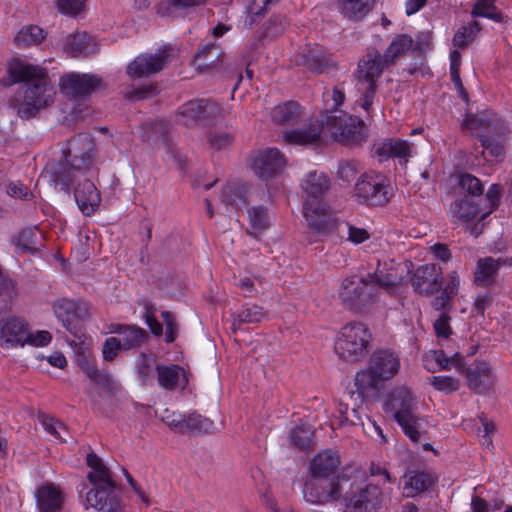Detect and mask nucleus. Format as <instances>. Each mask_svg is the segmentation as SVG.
Segmentation results:
<instances>
[{
    "label": "nucleus",
    "mask_w": 512,
    "mask_h": 512,
    "mask_svg": "<svg viewBox=\"0 0 512 512\" xmlns=\"http://www.w3.org/2000/svg\"><path fill=\"white\" fill-rule=\"evenodd\" d=\"M410 281L417 293L426 296L433 295L442 288V270L435 264L421 265L414 271Z\"/></svg>",
    "instance_id": "obj_17"
},
{
    "label": "nucleus",
    "mask_w": 512,
    "mask_h": 512,
    "mask_svg": "<svg viewBox=\"0 0 512 512\" xmlns=\"http://www.w3.org/2000/svg\"><path fill=\"white\" fill-rule=\"evenodd\" d=\"M80 365L87 377L96 385L107 390L114 388L115 381L108 372L99 370L93 362L87 359H84Z\"/></svg>",
    "instance_id": "obj_47"
},
{
    "label": "nucleus",
    "mask_w": 512,
    "mask_h": 512,
    "mask_svg": "<svg viewBox=\"0 0 512 512\" xmlns=\"http://www.w3.org/2000/svg\"><path fill=\"white\" fill-rule=\"evenodd\" d=\"M304 115L303 107L296 101L289 100L272 108L270 116L276 125H296Z\"/></svg>",
    "instance_id": "obj_28"
},
{
    "label": "nucleus",
    "mask_w": 512,
    "mask_h": 512,
    "mask_svg": "<svg viewBox=\"0 0 512 512\" xmlns=\"http://www.w3.org/2000/svg\"><path fill=\"white\" fill-rule=\"evenodd\" d=\"M301 188L305 192V199H322L330 188V179L323 172L311 171L302 180Z\"/></svg>",
    "instance_id": "obj_33"
},
{
    "label": "nucleus",
    "mask_w": 512,
    "mask_h": 512,
    "mask_svg": "<svg viewBox=\"0 0 512 512\" xmlns=\"http://www.w3.org/2000/svg\"><path fill=\"white\" fill-rule=\"evenodd\" d=\"M53 309L63 326L80 339L83 334L80 323L90 317L89 306L86 303L63 298L54 303Z\"/></svg>",
    "instance_id": "obj_12"
},
{
    "label": "nucleus",
    "mask_w": 512,
    "mask_h": 512,
    "mask_svg": "<svg viewBox=\"0 0 512 512\" xmlns=\"http://www.w3.org/2000/svg\"><path fill=\"white\" fill-rule=\"evenodd\" d=\"M35 497L40 512H58L62 508V492L53 483H46L40 486L36 491Z\"/></svg>",
    "instance_id": "obj_29"
},
{
    "label": "nucleus",
    "mask_w": 512,
    "mask_h": 512,
    "mask_svg": "<svg viewBox=\"0 0 512 512\" xmlns=\"http://www.w3.org/2000/svg\"><path fill=\"white\" fill-rule=\"evenodd\" d=\"M321 136V127L317 124H310L304 129H293L283 134L286 143L295 145H308L317 142Z\"/></svg>",
    "instance_id": "obj_41"
},
{
    "label": "nucleus",
    "mask_w": 512,
    "mask_h": 512,
    "mask_svg": "<svg viewBox=\"0 0 512 512\" xmlns=\"http://www.w3.org/2000/svg\"><path fill=\"white\" fill-rule=\"evenodd\" d=\"M91 37L86 32H78L65 37L63 51L72 57L89 54Z\"/></svg>",
    "instance_id": "obj_42"
},
{
    "label": "nucleus",
    "mask_w": 512,
    "mask_h": 512,
    "mask_svg": "<svg viewBox=\"0 0 512 512\" xmlns=\"http://www.w3.org/2000/svg\"><path fill=\"white\" fill-rule=\"evenodd\" d=\"M159 385L166 390L184 389L188 383L185 370L178 365L156 366Z\"/></svg>",
    "instance_id": "obj_31"
},
{
    "label": "nucleus",
    "mask_w": 512,
    "mask_h": 512,
    "mask_svg": "<svg viewBox=\"0 0 512 512\" xmlns=\"http://www.w3.org/2000/svg\"><path fill=\"white\" fill-rule=\"evenodd\" d=\"M185 434L187 433H212L215 426L212 420L197 413H191L185 417Z\"/></svg>",
    "instance_id": "obj_50"
},
{
    "label": "nucleus",
    "mask_w": 512,
    "mask_h": 512,
    "mask_svg": "<svg viewBox=\"0 0 512 512\" xmlns=\"http://www.w3.org/2000/svg\"><path fill=\"white\" fill-rule=\"evenodd\" d=\"M80 171L81 168L75 166L72 162H48L43 172L51 182L60 185L64 191L69 192L76 173Z\"/></svg>",
    "instance_id": "obj_24"
},
{
    "label": "nucleus",
    "mask_w": 512,
    "mask_h": 512,
    "mask_svg": "<svg viewBox=\"0 0 512 512\" xmlns=\"http://www.w3.org/2000/svg\"><path fill=\"white\" fill-rule=\"evenodd\" d=\"M102 85V79L95 74L71 72L64 74L59 81L60 92L74 99L84 98Z\"/></svg>",
    "instance_id": "obj_14"
},
{
    "label": "nucleus",
    "mask_w": 512,
    "mask_h": 512,
    "mask_svg": "<svg viewBox=\"0 0 512 512\" xmlns=\"http://www.w3.org/2000/svg\"><path fill=\"white\" fill-rule=\"evenodd\" d=\"M386 411L392 412L394 419L411 441L418 442L421 438V419L414 414L416 402L406 387L395 388L386 402Z\"/></svg>",
    "instance_id": "obj_6"
},
{
    "label": "nucleus",
    "mask_w": 512,
    "mask_h": 512,
    "mask_svg": "<svg viewBox=\"0 0 512 512\" xmlns=\"http://www.w3.org/2000/svg\"><path fill=\"white\" fill-rule=\"evenodd\" d=\"M404 493L406 497H415L430 489L437 481V478L424 471H411L406 475Z\"/></svg>",
    "instance_id": "obj_36"
},
{
    "label": "nucleus",
    "mask_w": 512,
    "mask_h": 512,
    "mask_svg": "<svg viewBox=\"0 0 512 512\" xmlns=\"http://www.w3.org/2000/svg\"><path fill=\"white\" fill-rule=\"evenodd\" d=\"M352 487L353 484L345 475L311 476L304 485L303 495L307 502L322 505L338 501L342 496L345 498L346 488L351 490Z\"/></svg>",
    "instance_id": "obj_8"
},
{
    "label": "nucleus",
    "mask_w": 512,
    "mask_h": 512,
    "mask_svg": "<svg viewBox=\"0 0 512 512\" xmlns=\"http://www.w3.org/2000/svg\"><path fill=\"white\" fill-rule=\"evenodd\" d=\"M389 67L383 54L376 48L367 49V52L360 58L355 72L356 88L361 93L359 104L366 111L372 106L378 88V80Z\"/></svg>",
    "instance_id": "obj_3"
},
{
    "label": "nucleus",
    "mask_w": 512,
    "mask_h": 512,
    "mask_svg": "<svg viewBox=\"0 0 512 512\" xmlns=\"http://www.w3.org/2000/svg\"><path fill=\"white\" fill-rule=\"evenodd\" d=\"M372 335L362 322H350L338 333L334 351L347 362H358L366 357L371 344Z\"/></svg>",
    "instance_id": "obj_5"
},
{
    "label": "nucleus",
    "mask_w": 512,
    "mask_h": 512,
    "mask_svg": "<svg viewBox=\"0 0 512 512\" xmlns=\"http://www.w3.org/2000/svg\"><path fill=\"white\" fill-rule=\"evenodd\" d=\"M283 162H253L252 170L263 180H269L283 169Z\"/></svg>",
    "instance_id": "obj_56"
},
{
    "label": "nucleus",
    "mask_w": 512,
    "mask_h": 512,
    "mask_svg": "<svg viewBox=\"0 0 512 512\" xmlns=\"http://www.w3.org/2000/svg\"><path fill=\"white\" fill-rule=\"evenodd\" d=\"M8 74L10 80L4 85L21 84L14 96L21 118H32L54 102L56 91L45 68L15 59L9 63Z\"/></svg>",
    "instance_id": "obj_1"
},
{
    "label": "nucleus",
    "mask_w": 512,
    "mask_h": 512,
    "mask_svg": "<svg viewBox=\"0 0 512 512\" xmlns=\"http://www.w3.org/2000/svg\"><path fill=\"white\" fill-rule=\"evenodd\" d=\"M375 0H338V9L348 19L359 21L373 8Z\"/></svg>",
    "instance_id": "obj_39"
},
{
    "label": "nucleus",
    "mask_w": 512,
    "mask_h": 512,
    "mask_svg": "<svg viewBox=\"0 0 512 512\" xmlns=\"http://www.w3.org/2000/svg\"><path fill=\"white\" fill-rule=\"evenodd\" d=\"M480 26L477 21H471L468 25L460 27L453 37V45L458 48H465L479 32Z\"/></svg>",
    "instance_id": "obj_53"
},
{
    "label": "nucleus",
    "mask_w": 512,
    "mask_h": 512,
    "mask_svg": "<svg viewBox=\"0 0 512 512\" xmlns=\"http://www.w3.org/2000/svg\"><path fill=\"white\" fill-rule=\"evenodd\" d=\"M302 216L307 232L313 238L329 236L340 225L336 213L323 199H304Z\"/></svg>",
    "instance_id": "obj_7"
},
{
    "label": "nucleus",
    "mask_w": 512,
    "mask_h": 512,
    "mask_svg": "<svg viewBox=\"0 0 512 512\" xmlns=\"http://www.w3.org/2000/svg\"><path fill=\"white\" fill-rule=\"evenodd\" d=\"M299 63L316 74H322L337 68V64L331 55L320 47L310 48L302 53Z\"/></svg>",
    "instance_id": "obj_23"
},
{
    "label": "nucleus",
    "mask_w": 512,
    "mask_h": 512,
    "mask_svg": "<svg viewBox=\"0 0 512 512\" xmlns=\"http://www.w3.org/2000/svg\"><path fill=\"white\" fill-rule=\"evenodd\" d=\"M465 126L476 132L481 142V154L487 152L490 157H503L505 155V125L492 111H482L470 114L464 120Z\"/></svg>",
    "instance_id": "obj_2"
},
{
    "label": "nucleus",
    "mask_w": 512,
    "mask_h": 512,
    "mask_svg": "<svg viewBox=\"0 0 512 512\" xmlns=\"http://www.w3.org/2000/svg\"><path fill=\"white\" fill-rule=\"evenodd\" d=\"M377 292L378 289L373 281L351 276L342 282L340 296L350 310L364 312L376 301Z\"/></svg>",
    "instance_id": "obj_9"
},
{
    "label": "nucleus",
    "mask_w": 512,
    "mask_h": 512,
    "mask_svg": "<svg viewBox=\"0 0 512 512\" xmlns=\"http://www.w3.org/2000/svg\"><path fill=\"white\" fill-rule=\"evenodd\" d=\"M42 235L36 228L23 229L15 240L17 249L22 253H37L41 245Z\"/></svg>",
    "instance_id": "obj_46"
},
{
    "label": "nucleus",
    "mask_w": 512,
    "mask_h": 512,
    "mask_svg": "<svg viewBox=\"0 0 512 512\" xmlns=\"http://www.w3.org/2000/svg\"><path fill=\"white\" fill-rule=\"evenodd\" d=\"M413 45V52L422 56L432 48V33L431 31H421L416 34Z\"/></svg>",
    "instance_id": "obj_61"
},
{
    "label": "nucleus",
    "mask_w": 512,
    "mask_h": 512,
    "mask_svg": "<svg viewBox=\"0 0 512 512\" xmlns=\"http://www.w3.org/2000/svg\"><path fill=\"white\" fill-rule=\"evenodd\" d=\"M46 37L42 28L36 25L23 27L15 36L14 40L18 46H31L40 44Z\"/></svg>",
    "instance_id": "obj_48"
},
{
    "label": "nucleus",
    "mask_w": 512,
    "mask_h": 512,
    "mask_svg": "<svg viewBox=\"0 0 512 512\" xmlns=\"http://www.w3.org/2000/svg\"><path fill=\"white\" fill-rule=\"evenodd\" d=\"M413 45L414 39L412 36L408 34L397 35L383 53L386 63H389L390 66L394 65L397 60L405 56L408 51L413 52Z\"/></svg>",
    "instance_id": "obj_40"
},
{
    "label": "nucleus",
    "mask_w": 512,
    "mask_h": 512,
    "mask_svg": "<svg viewBox=\"0 0 512 512\" xmlns=\"http://www.w3.org/2000/svg\"><path fill=\"white\" fill-rule=\"evenodd\" d=\"M74 198L85 216L93 215L101 203L100 192L89 179L78 183L74 190Z\"/></svg>",
    "instance_id": "obj_21"
},
{
    "label": "nucleus",
    "mask_w": 512,
    "mask_h": 512,
    "mask_svg": "<svg viewBox=\"0 0 512 512\" xmlns=\"http://www.w3.org/2000/svg\"><path fill=\"white\" fill-rule=\"evenodd\" d=\"M354 195L360 203L370 206H383L392 196L389 180L382 174L364 173L354 187Z\"/></svg>",
    "instance_id": "obj_10"
},
{
    "label": "nucleus",
    "mask_w": 512,
    "mask_h": 512,
    "mask_svg": "<svg viewBox=\"0 0 512 512\" xmlns=\"http://www.w3.org/2000/svg\"><path fill=\"white\" fill-rule=\"evenodd\" d=\"M433 359L438 364L441 370L450 369L454 366L459 371L464 367V358L460 353H455L452 356H447L442 350L433 352Z\"/></svg>",
    "instance_id": "obj_55"
},
{
    "label": "nucleus",
    "mask_w": 512,
    "mask_h": 512,
    "mask_svg": "<svg viewBox=\"0 0 512 512\" xmlns=\"http://www.w3.org/2000/svg\"><path fill=\"white\" fill-rule=\"evenodd\" d=\"M208 0H165L157 6V13L162 17L170 16L174 11H187L203 5Z\"/></svg>",
    "instance_id": "obj_49"
},
{
    "label": "nucleus",
    "mask_w": 512,
    "mask_h": 512,
    "mask_svg": "<svg viewBox=\"0 0 512 512\" xmlns=\"http://www.w3.org/2000/svg\"><path fill=\"white\" fill-rule=\"evenodd\" d=\"M400 369V359L390 350H378L370 358L369 368L359 371L355 376L358 397L375 390L381 381L390 380Z\"/></svg>",
    "instance_id": "obj_4"
},
{
    "label": "nucleus",
    "mask_w": 512,
    "mask_h": 512,
    "mask_svg": "<svg viewBox=\"0 0 512 512\" xmlns=\"http://www.w3.org/2000/svg\"><path fill=\"white\" fill-rule=\"evenodd\" d=\"M267 312L261 306L251 305L242 307L233 315L232 329L236 331L242 324H256L266 318Z\"/></svg>",
    "instance_id": "obj_45"
},
{
    "label": "nucleus",
    "mask_w": 512,
    "mask_h": 512,
    "mask_svg": "<svg viewBox=\"0 0 512 512\" xmlns=\"http://www.w3.org/2000/svg\"><path fill=\"white\" fill-rule=\"evenodd\" d=\"M157 93V86L154 84H148L128 91L125 94V98L133 101H140L155 96Z\"/></svg>",
    "instance_id": "obj_63"
},
{
    "label": "nucleus",
    "mask_w": 512,
    "mask_h": 512,
    "mask_svg": "<svg viewBox=\"0 0 512 512\" xmlns=\"http://www.w3.org/2000/svg\"><path fill=\"white\" fill-rule=\"evenodd\" d=\"M438 294L434 296L430 302L431 307L435 311H440L441 313L450 314L453 309V299L454 297L450 296L448 293L440 289Z\"/></svg>",
    "instance_id": "obj_59"
},
{
    "label": "nucleus",
    "mask_w": 512,
    "mask_h": 512,
    "mask_svg": "<svg viewBox=\"0 0 512 512\" xmlns=\"http://www.w3.org/2000/svg\"><path fill=\"white\" fill-rule=\"evenodd\" d=\"M431 384L436 390L452 393L459 389L460 381L451 376H434L431 380Z\"/></svg>",
    "instance_id": "obj_60"
},
{
    "label": "nucleus",
    "mask_w": 512,
    "mask_h": 512,
    "mask_svg": "<svg viewBox=\"0 0 512 512\" xmlns=\"http://www.w3.org/2000/svg\"><path fill=\"white\" fill-rule=\"evenodd\" d=\"M201 110V123L210 124L221 118L225 114V110L216 102L209 99H198Z\"/></svg>",
    "instance_id": "obj_52"
},
{
    "label": "nucleus",
    "mask_w": 512,
    "mask_h": 512,
    "mask_svg": "<svg viewBox=\"0 0 512 512\" xmlns=\"http://www.w3.org/2000/svg\"><path fill=\"white\" fill-rule=\"evenodd\" d=\"M156 366V361L153 357L146 354L140 355L139 362L137 364V371L144 384H147L148 381L154 377Z\"/></svg>",
    "instance_id": "obj_57"
},
{
    "label": "nucleus",
    "mask_w": 512,
    "mask_h": 512,
    "mask_svg": "<svg viewBox=\"0 0 512 512\" xmlns=\"http://www.w3.org/2000/svg\"><path fill=\"white\" fill-rule=\"evenodd\" d=\"M506 261L502 258L485 257L477 261L475 270V283L479 286H489L494 283L499 268Z\"/></svg>",
    "instance_id": "obj_35"
},
{
    "label": "nucleus",
    "mask_w": 512,
    "mask_h": 512,
    "mask_svg": "<svg viewBox=\"0 0 512 512\" xmlns=\"http://www.w3.org/2000/svg\"><path fill=\"white\" fill-rule=\"evenodd\" d=\"M249 222L252 229L262 232L270 226V218L267 208L263 206L251 207L248 209Z\"/></svg>",
    "instance_id": "obj_54"
},
{
    "label": "nucleus",
    "mask_w": 512,
    "mask_h": 512,
    "mask_svg": "<svg viewBox=\"0 0 512 512\" xmlns=\"http://www.w3.org/2000/svg\"><path fill=\"white\" fill-rule=\"evenodd\" d=\"M123 350L121 341L117 337H109L105 340L102 348V355L104 360L112 361L117 356L118 352Z\"/></svg>",
    "instance_id": "obj_64"
},
{
    "label": "nucleus",
    "mask_w": 512,
    "mask_h": 512,
    "mask_svg": "<svg viewBox=\"0 0 512 512\" xmlns=\"http://www.w3.org/2000/svg\"><path fill=\"white\" fill-rule=\"evenodd\" d=\"M87 465L91 468L87 478L94 487H112L116 484L110 469L103 463L102 459L95 453L91 452L87 455Z\"/></svg>",
    "instance_id": "obj_30"
},
{
    "label": "nucleus",
    "mask_w": 512,
    "mask_h": 512,
    "mask_svg": "<svg viewBox=\"0 0 512 512\" xmlns=\"http://www.w3.org/2000/svg\"><path fill=\"white\" fill-rule=\"evenodd\" d=\"M200 115L198 99L190 100L179 107L175 114V122L182 126L191 127L201 123Z\"/></svg>",
    "instance_id": "obj_44"
},
{
    "label": "nucleus",
    "mask_w": 512,
    "mask_h": 512,
    "mask_svg": "<svg viewBox=\"0 0 512 512\" xmlns=\"http://www.w3.org/2000/svg\"><path fill=\"white\" fill-rule=\"evenodd\" d=\"M459 186L467 191L470 195H481L483 193V184L481 181L469 173H462L459 175Z\"/></svg>",
    "instance_id": "obj_58"
},
{
    "label": "nucleus",
    "mask_w": 512,
    "mask_h": 512,
    "mask_svg": "<svg viewBox=\"0 0 512 512\" xmlns=\"http://www.w3.org/2000/svg\"><path fill=\"white\" fill-rule=\"evenodd\" d=\"M27 324L17 318L9 317L0 321V339L7 343L25 345Z\"/></svg>",
    "instance_id": "obj_34"
},
{
    "label": "nucleus",
    "mask_w": 512,
    "mask_h": 512,
    "mask_svg": "<svg viewBox=\"0 0 512 512\" xmlns=\"http://www.w3.org/2000/svg\"><path fill=\"white\" fill-rule=\"evenodd\" d=\"M346 512H379L383 493L379 486L369 484L353 495L345 492Z\"/></svg>",
    "instance_id": "obj_15"
},
{
    "label": "nucleus",
    "mask_w": 512,
    "mask_h": 512,
    "mask_svg": "<svg viewBox=\"0 0 512 512\" xmlns=\"http://www.w3.org/2000/svg\"><path fill=\"white\" fill-rule=\"evenodd\" d=\"M223 57V51L216 42L203 45L194 56V63L201 71L217 67Z\"/></svg>",
    "instance_id": "obj_38"
},
{
    "label": "nucleus",
    "mask_w": 512,
    "mask_h": 512,
    "mask_svg": "<svg viewBox=\"0 0 512 512\" xmlns=\"http://www.w3.org/2000/svg\"><path fill=\"white\" fill-rule=\"evenodd\" d=\"M63 160H92L96 156L94 138L88 133H79L69 139L61 149Z\"/></svg>",
    "instance_id": "obj_20"
},
{
    "label": "nucleus",
    "mask_w": 512,
    "mask_h": 512,
    "mask_svg": "<svg viewBox=\"0 0 512 512\" xmlns=\"http://www.w3.org/2000/svg\"><path fill=\"white\" fill-rule=\"evenodd\" d=\"M120 494L121 489L118 485L114 488L97 486L87 493L86 501L100 512H124Z\"/></svg>",
    "instance_id": "obj_19"
},
{
    "label": "nucleus",
    "mask_w": 512,
    "mask_h": 512,
    "mask_svg": "<svg viewBox=\"0 0 512 512\" xmlns=\"http://www.w3.org/2000/svg\"><path fill=\"white\" fill-rule=\"evenodd\" d=\"M478 204L468 198L456 199L450 205L451 221L453 223H469L479 214Z\"/></svg>",
    "instance_id": "obj_37"
},
{
    "label": "nucleus",
    "mask_w": 512,
    "mask_h": 512,
    "mask_svg": "<svg viewBox=\"0 0 512 512\" xmlns=\"http://www.w3.org/2000/svg\"><path fill=\"white\" fill-rule=\"evenodd\" d=\"M460 373L465 375L467 386L477 394H486L493 389L495 375L490 365L485 361L476 360Z\"/></svg>",
    "instance_id": "obj_16"
},
{
    "label": "nucleus",
    "mask_w": 512,
    "mask_h": 512,
    "mask_svg": "<svg viewBox=\"0 0 512 512\" xmlns=\"http://www.w3.org/2000/svg\"><path fill=\"white\" fill-rule=\"evenodd\" d=\"M451 316L447 313H440L438 318L434 321L433 327L438 338L448 339L452 334L450 325Z\"/></svg>",
    "instance_id": "obj_62"
},
{
    "label": "nucleus",
    "mask_w": 512,
    "mask_h": 512,
    "mask_svg": "<svg viewBox=\"0 0 512 512\" xmlns=\"http://www.w3.org/2000/svg\"><path fill=\"white\" fill-rule=\"evenodd\" d=\"M172 52L173 48L171 46H165L155 54H141L127 66V74L136 78L156 74L171 61Z\"/></svg>",
    "instance_id": "obj_13"
},
{
    "label": "nucleus",
    "mask_w": 512,
    "mask_h": 512,
    "mask_svg": "<svg viewBox=\"0 0 512 512\" xmlns=\"http://www.w3.org/2000/svg\"><path fill=\"white\" fill-rule=\"evenodd\" d=\"M496 0H477L472 9V16L486 17L495 22H502L503 14L495 6Z\"/></svg>",
    "instance_id": "obj_51"
},
{
    "label": "nucleus",
    "mask_w": 512,
    "mask_h": 512,
    "mask_svg": "<svg viewBox=\"0 0 512 512\" xmlns=\"http://www.w3.org/2000/svg\"><path fill=\"white\" fill-rule=\"evenodd\" d=\"M403 272L404 269L400 265H395L392 262L390 264H379L375 273L371 276V281H373L376 287L379 286L391 293L392 290L403 282Z\"/></svg>",
    "instance_id": "obj_26"
},
{
    "label": "nucleus",
    "mask_w": 512,
    "mask_h": 512,
    "mask_svg": "<svg viewBox=\"0 0 512 512\" xmlns=\"http://www.w3.org/2000/svg\"><path fill=\"white\" fill-rule=\"evenodd\" d=\"M330 119L335 139L344 145H358L366 139L363 120L335 109Z\"/></svg>",
    "instance_id": "obj_11"
},
{
    "label": "nucleus",
    "mask_w": 512,
    "mask_h": 512,
    "mask_svg": "<svg viewBox=\"0 0 512 512\" xmlns=\"http://www.w3.org/2000/svg\"><path fill=\"white\" fill-rule=\"evenodd\" d=\"M111 332L120 335L124 351L142 347L149 339V334L137 325L112 324Z\"/></svg>",
    "instance_id": "obj_25"
},
{
    "label": "nucleus",
    "mask_w": 512,
    "mask_h": 512,
    "mask_svg": "<svg viewBox=\"0 0 512 512\" xmlns=\"http://www.w3.org/2000/svg\"><path fill=\"white\" fill-rule=\"evenodd\" d=\"M367 394L368 393H363V395L361 396V400L357 399L358 387H356L355 391H352L348 394V399L345 402H341L339 404V413L342 416V420L340 423L343 424L344 422H346L354 426L361 425L363 427V430L366 432L365 424L363 421L364 416L368 420V422L371 423V425L378 432V434L382 436L381 428L378 425H376L375 422H371V420L364 411L363 403Z\"/></svg>",
    "instance_id": "obj_18"
},
{
    "label": "nucleus",
    "mask_w": 512,
    "mask_h": 512,
    "mask_svg": "<svg viewBox=\"0 0 512 512\" xmlns=\"http://www.w3.org/2000/svg\"><path fill=\"white\" fill-rule=\"evenodd\" d=\"M372 156L380 158L406 159L413 157L412 145L400 138H385L373 144Z\"/></svg>",
    "instance_id": "obj_22"
},
{
    "label": "nucleus",
    "mask_w": 512,
    "mask_h": 512,
    "mask_svg": "<svg viewBox=\"0 0 512 512\" xmlns=\"http://www.w3.org/2000/svg\"><path fill=\"white\" fill-rule=\"evenodd\" d=\"M290 444L301 451H310L314 448V429L310 425H299L290 431Z\"/></svg>",
    "instance_id": "obj_43"
},
{
    "label": "nucleus",
    "mask_w": 512,
    "mask_h": 512,
    "mask_svg": "<svg viewBox=\"0 0 512 512\" xmlns=\"http://www.w3.org/2000/svg\"><path fill=\"white\" fill-rule=\"evenodd\" d=\"M341 465L340 455L331 449L316 454L310 464L311 476L334 477Z\"/></svg>",
    "instance_id": "obj_27"
},
{
    "label": "nucleus",
    "mask_w": 512,
    "mask_h": 512,
    "mask_svg": "<svg viewBox=\"0 0 512 512\" xmlns=\"http://www.w3.org/2000/svg\"><path fill=\"white\" fill-rule=\"evenodd\" d=\"M249 191L248 184L240 180H230L222 189L221 200L226 205L240 208L249 202Z\"/></svg>",
    "instance_id": "obj_32"
}]
</instances>
